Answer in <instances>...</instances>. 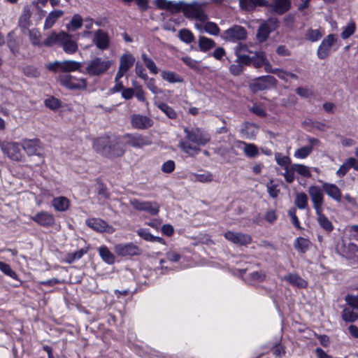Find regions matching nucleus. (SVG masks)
<instances>
[{
  "label": "nucleus",
  "instance_id": "nucleus-1",
  "mask_svg": "<svg viewBox=\"0 0 358 358\" xmlns=\"http://www.w3.org/2000/svg\"><path fill=\"white\" fill-rule=\"evenodd\" d=\"M156 6L160 9L166 10L172 13L182 11L184 16L190 20L205 22L208 20L206 13V2L193 1L187 3L184 1L174 2L168 0H155Z\"/></svg>",
  "mask_w": 358,
  "mask_h": 358
},
{
  "label": "nucleus",
  "instance_id": "nucleus-2",
  "mask_svg": "<svg viewBox=\"0 0 358 358\" xmlns=\"http://www.w3.org/2000/svg\"><path fill=\"white\" fill-rule=\"evenodd\" d=\"M185 138L179 142V148L189 156H194L200 152L199 145H204L210 141V136L199 128L184 129Z\"/></svg>",
  "mask_w": 358,
  "mask_h": 358
},
{
  "label": "nucleus",
  "instance_id": "nucleus-3",
  "mask_svg": "<svg viewBox=\"0 0 358 358\" xmlns=\"http://www.w3.org/2000/svg\"><path fill=\"white\" fill-rule=\"evenodd\" d=\"M93 148L95 151L108 157H118L124 155L125 145L119 138L103 136L94 140Z\"/></svg>",
  "mask_w": 358,
  "mask_h": 358
},
{
  "label": "nucleus",
  "instance_id": "nucleus-4",
  "mask_svg": "<svg viewBox=\"0 0 358 358\" xmlns=\"http://www.w3.org/2000/svg\"><path fill=\"white\" fill-rule=\"evenodd\" d=\"M56 43L62 46L68 54H73L78 50L77 43L73 39V36L64 31L52 32L44 41L45 46H52Z\"/></svg>",
  "mask_w": 358,
  "mask_h": 358
},
{
  "label": "nucleus",
  "instance_id": "nucleus-5",
  "mask_svg": "<svg viewBox=\"0 0 358 358\" xmlns=\"http://www.w3.org/2000/svg\"><path fill=\"white\" fill-rule=\"evenodd\" d=\"M112 64L111 61L95 57L91 59L86 66V73L90 76H100L106 72Z\"/></svg>",
  "mask_w": 358,
  "mask_h": 358
},
{
  "label": "nucleus",
  "instance_id": "nucleus-6",
  "mask_svg": "<svg viewBox=\"0 0 358 358\" xmlns=\"http://www.w3.org/2000/svg\"><path fill=\"white\" fill-rule=\"evenodd\" d=\"M247 35L248 33L245 27L235 24L224 31L221 38L227 41L236 42L245 40Z\"/></svg>",
  "mask_w": 358,
  "mask_h": 358
},
{
  "label": "nucleus",
  "instance_id": "nucleus-7",
  "mask_svg": "<svg viewBox=\"0 0 358 358\" xmlns=\"http://www.w3.org/2000/svg\"><path fill=\"white\" fill-rule=\"evenodd\" d=\"M129 204L138 211H144L151 215H157L159 212V205L155 201H141L137 199H130Z\"/></svg>",
  "mask_w": 358,
  "mask_h": 358
},
{
  "label": "nucleus",
  "instance_id": "nucleus-8",
  "mask_svg": "<svg viewBox=\"0 0 358 358\" xmlns=\"http://www.w3.org/2000/svg\"><path fill=\"white\" fill-rule=\"evenodd\" d=\"M277 80L272 76H264L255 78L252 83L250 84L249 88L253 93L259 91H263L275 86Z\"/></svg>",
  "mask_w": 358,
  "mask_h": 358
},
{
  "label": "nucleus",
  "instance_id": "nucleus-9",
  "mask_svg": "<svg viewBox=\"0 0 358 358\" xmlns=\"http://www.w3.org/2000/svg\"><path fill=\"white\" fill-rule=\"evenodd\" d=\"M308 192L315 212L324 210V199L322 188L317 185H311L308 187Z\"/></svg>",
  "mask_w": 358,
  "mask_h": 358
},
{
  "label": "nucleus",
  "instance_id": "nucleus-10",
  "mask_svg": "<svg viewBox=\"0 0 358 358\" xmlns=\"http://www.w3.org/2000/svg\"><path fill=\"white\" fill-rule=\"evenodd\" d=\"M20 146L21 145L17 142H6L1 145V151L11 160L20 162L23 158Z\"/></svg>",
  "mask_w": 358,
  "mask_h": 358
},
{
  "label": "nucleus",
  "instance_id": "nucleus-11",
  "mask_svg": "<svg viewBox=\"0 0 358 358\" xmlns=\"http://www.w3.org/2000/svg\"><path fill=\"white\" fill-rule=\"evenodd\" d=\"M224 236L229 241L240 246H245L251 243L252 238L250 234L228 231Z\"/></svg>",
  "mask_w": 358,
  "mask_h": 358
},
{
  "label": "nucleus",
  "instance_id": "nucleus-12",
  "mask_svg": "<svg viewBox=\"0 0 358 358\" xmlns=\"http://www.w3.org/2000/svg\"><path fill=\"white\" fill-rule=\"evenodd\" d=\"M337 41L335 34H331L326 36L318 47L317 55L320 59H324L329 56L331 47Z\"/></svg>",
  "mask_w": 358,
  "mask_h": 358
},
{
  "label": "nucleus",
  "instance_id": "nucleus-13",
  "mask_svg": "<svg viewBox=\"0 0 358 358\" xmlns=\"http://www.w3.org/2000/svg\"><path fill=\"white\" fill-rule=\"evenodd\" d=\"M271 13L282 15L290 9V0H271V2L267 1V5L265 6Z\"/></svg>",
  "mask_w": 358,
  "mask_h": 358
},
{
  "label": "nucleus",
  "instance_id": "nucleus-14",
  "mask_svg": "<svg viewBox=\"0 0 358 358\" xmlns=\"http://www.w3.org/2000/svg\"><path fill=\"white\" fill-rule=\"evenodd\" d=\"M21 147L29 156H41L38 152L41 149V143L38 138L23 139L21 142Z\"/></svg>",
  "mask_w": 358,
  "mask_h": 358
},
{
  "label": "nucleus",
  "instance_id": "nucleus-15",
  "mask_svg": "<svg viewBox=\"0 0 358 358\" xmlns=\"http://www.w3.org/2000/svg\"><path fill=\"white\" fill-rule=\"evenodd\" d=\"M135 58L131 54H124L120 57L117 78L120 79L133 66Z\"/></svg>",
  "mask_w": 358,
  "mask_h": 358
},
{
  "label": "nucleus",
  "instance_id": "nucleus-16",
  "mask_svg": "<svg viewBox=\"0 0 358 358\" xmlns=\"http://www.w3.org/2000/svg\"><path fill=\"white\" fill-rule=\"evenodd\" d=\"M114 250L117 255L122 257L138 255L140 254L138 247L132 243L117 244L115 246Z\"/></svg>",
  "mask_w": 358,
  "mask_h": 358
},
{
  "label": "nucleus",
  "instance_id": "nucleus-17",
  "mask_svg": "<svg viewBox=\"0 0 358 358\" xmlns=\"http://www.w3.org/2000/svg\"><path fill=\"white\" fill-rule=\"evenodd\" d=\"M31 220L44 227H52L55 222L53 215L47 211L38 212L31 217Z\"/></svg>",
  "mask_w": 358,
  "mask_h": 358
},
{
  "label": "nucleus",
  "instance_id": "nucleus-18",
  "mask_svg": "<svg viewBox=\"0 0 358 358\" xmlns=\"http://www.w3.org/2000/svg\"><path fill=\"white\" fill-rule=\"evenodd\" d=\"M124 138L127 139V143L134 148H142L152 143L150 138L141 134H126Z\"/></svg>",
  "mask_w": 358,
  "mask_h": 358
},
{
  "label": "nucleus",
  "instance_id": "nucleus-19",
  "mask_svg": "<svg viewBox=\"0 0 358 358\" xmlns=\"http://www.w3.org/2000/svg\"><path fill=\"white\" fill-rule=\"evenodd\" d=\"M153 120L150 117L141 115H134L131 117V124L138 129H146L153 125Z\"/></svg>",
  "mask_w": 358,
  "mask_h": 358
},
{
  "label": "nucleus",
  "instance_id": "nucleus-20",
  "mask_svg": "<svg viewBox=\"0 0 358 358\" xmlns=\"http://www.w3.org/2000/svg\"><path fill=\"white\" fill-rule=\"evenodd\" d=\"M61 85L70 90L85 89L87 87V83L85 79H82L79 83L72 82V76L70 75H61L59 76Z\"/></svg>",
  "mask_w": 358,
  "mask_h": 358
},
{
  "label": "nucleus",
  "instance_id": "nucleus-21",
  "mask_svg": "<svg viewBox=\"0 0 358 358\" xmlns=\"http://www.w3.org/2000/svg\"><path fill=\"white\" fill-rule=\"evenodd\" d=\"M85 222L89 227L98 232L110 231L112 229L106 222L99 218H90Z\"/></svg>",
  "mask_w": 358,
  "mask_h": 358
},
{
  "label": "nucleus",
  "instance_id": "nucleus-22",
  "mask_svg": "<svg viewBox=\"0 0 358 358\" xmlns=\"http://www.w3.org/2000/svg\"><path fill=\"white\" fill-rule=\"evenodd\" d=\"M323 191L331 199L336 201H341L342 199V194L338 187L332 183L323 182L322 183Z\"/></svg>",
  "mask_w": 358,
  "mask_h": 358
},
{
  "label": "nucleus",
  "instance_id": "nucleus-23",
  "mask_svg": "<svg viewBox=\"0 0 358 358\" xmlns=\"http://www.w3.org/2000/svg\"><path fill=\"white\" fill-rule=\"evenodd\" d=\"M267 0H239L240 8L245 11H252L257 7H265Z\"/></svg>",
  "mask_w": 358,
  "mask_h": 358
},
{
  "label": "nucleus",
  "instance_id": "nucleus-24",
  "mask_svg": "<svg viewBox=\"0 0 358 358\" xmlns=\"http://www.w3.org/2000/svg\"><path fill=\"white\" fill-rule=\"evenodd\" d=\"M94 42L98 48L107 49L109 43L108 36L106 32L99 29L94 33Z\"/></svg>",
  "mask_w": 358,
  "mask_h": 358
},
{
  "label": "nucleus",
  "instance_id": "nucleus-25",
  "mask_svg": "<svg viewBox=\"0 0 358 358\" xmlns=\"http://www.w3.org/2000/svg\"><path fill=\"white\" fill-rule=\"evenodd\" d=\"M315 213L320 227L327 233L331 232L334 227L329 218L323 213V210L315 212Z\"/></svg>",
  "mask_w": 358,
  "mask_h": 358
},
{
  "label": "nucleus",
  "instance_id": "nucleus-26",
  "mask_svg": "<svg viewBox=\"0 0 358 358\" xmlns=\"http://www.w3.org/2000/svg\"><path fill=\"white\" fill-rule=\"evenodd\" d=\"M282 279L288 282L290 285L299 288H306L308 285L307 282L296 273H289L285 275Z\"/></svg>",
  "mask_w": 358,
  "mask_h": 358
},
{
  "label": "nucleus",
  "instance_id": "nucleus-27",
  "mask_svg": "<svg viewBox=\"0 0 358 358\" xmlns=\"http://www.w3.org/2000/svg\"><path fill=\"white\" fill-rule=\"evenodd\" d=\"M31 16V12L30 8L27 6H24L18 21V25L24 33L26 29H28V27L30 25Z\"/></svg>",
  "mask_w": 358,
  "mask_h": 358
},
{
  "label": "nucleus",
  "instance_id": "nucleus-28",
  "mask_svg": "<svg viewBox=\"0 0 358 358\" xmlns=\"http://www.w3.org/2000/svg\"><path fill=\"white\" fill-rule=\"evenodd\" d=\"M204 24H196L195 27L200 31L203 30L213 36H217L220 34V29L217 24L213 22H208V20L203 22Z\"/></svg>",
  "mask_w": 358,
  "mask_h": 358
},
{
  "label": "nucleus",
  "instance_id": "nucleus-29",
  "mask_svg": "<svg viewBox=\"0 0 358 358\" xmlns=\"http://www.w3.org/2000/svg\"><path fill=\"white\" fill-rule=\"evenodd\" d=\"M238 147L241 145H244L243 151L244 154L249 158H254L259 155L258 148L252 143H248L244 141H239L237 142Z\"/></svg>",
  "mask_w": 358,
  "mask_h": 358
},
{
  "label": "nucleus",
  "instance_id": "nucleus-30",
  "mask_svg": "<svg viewBox=\"0 0 358 358\" xmlns=\"http://www.w3.org/2000/svg\"><path fill=\"white\" fill-rule=\"evenodd\" d=\"M64 15L62 10H55L51 11L46 17L44 23V29H50L56 22V21Z\"/></svg>",
  "mask_w": 358,
  "mask_h": 358
},
{
  "label": "nucleus",
  "instance_id": "nucleus-31",
  "mask_svg": "<svg viewBox=\"0 0 358 358\" xmlns=\"http://www.w3.org/2000/svg\"><path fill=\"white\" fill-rule=\"evenodd\" d=\"M52 206L57 211L64 212L69 209L70 201L65 196H58L53 199Z\"/></svg>",
  "mask_w": 358,
  "mask_h": 358
},
{
  "label": "nucleus",
  "instance_id": "nucleus-32",
  "mask_svg": "<svg viewBox=\"0 0 358 358\" xmlns=\"http://www.w3.org/2000/svg\"><path fill=\"white\" fill-rule=\"evenodd\" d=\"M271 32V29H270V27L267 23L262 24L257 31L256 37L257 41L260 43L266 41Z\"/></svg>",
  "mask_w": 358,
  "mask_h": 358
},
{
  "label": "nucleus",
  "instance_id": "nucleus-33",
  "mask_svg": "<svg viewBox=\"0 0 358 358\" xmlns=\"http://www.w3.org/2000/svg\"><path fill=\"white\" fill-rule=\"evenodd\" d=\"M89 251V248H83L80 250L73 252H69L66 255L65 257V262L68 264H72L76 260L81 259L84 255L87 254Z\"/></svg>",
  "mask_w": 358,
  "mask_h": 358
},
{
  "label": "nucleus",
  "instance_id": "nucleus-34",
  "mask_svg": "<svg viewBox=\"0 0 358 358\" xmlns=\"http://www.w3.org/2000/svg\"><path fill=\"white\" fill-rule=\"evenodd\" d=\"M199 50L202 52H207L215 46L214 40L206 36H199L198 40Z\"/></svg>",
  "mask_w": 358,
  "mask_h": 358
},
{
  "label": "nucleus",
  "instance_id": "nucleus-35",
  "mask_svg": "<svg viewBox=\"0 0 358 358\" xmlns=\"http://www.w3.org/2000/svg\"><path fill=\"white\" fill-rule=\"evenodd\" d=\"M251 56V64L256 69L262 67L266 60V54L262 51L255 52Z\"/></svg>",
  "mask_w": 358,
  "mask_h": 358
},
{
  "label": "nucleus",
  "instance_id": "nucleus-36",
  "mask_svg": "<svg viewBox=\"0 0 358 358\" xmlns=\"http://www.w3.org/2000/svg\"><path fill=\"white\" fill-rule=\"evenodd\" d=\"M310 245V241L303 237H298L294 242V248L301 253H305Z\"/></svg>",
  "mask_w": 358,
  "mask_h": 358
},
{
  "label": "nucleus",
  "instance_id": "nucleus-37",
  "mask_svg": "<svg viewBox=\"0 0 358 358\" xmlns=\"http://www.w3.org/2000/svg\"><path fill=\"white\" fill-rule=\"evenodd\" d=\"M161 76L163 80L170 83H182L183 79L181 76L177 74L175 72L170 71H163L161 73Z\"/></svg>",
  "mask_w": 358,
  "mask_h": 358
},
{
  "label": "nucleus",
  "instance_id": "nucleus-38",
  "mask_svg": "<svg viewBox=\"0 0 358 358\" xmlns=\"http://www.w3.org/2000/svg\"><path fill=\"white\" fill-rule=\"evenodd\" d=\"M81 67L80 62L73 60H66L61 62V71L63 72H71L79 70Z\"/></svg>",
  "mask_w": 358,
  "mask_h": 358
},
{
  "label": "nucleus",
  "instance_id": "nucleus-39",
  "mask_svg": "<svg viewBox=\"0 0 358 358\" xmlns=\"http://www.w3.org/2000/svg\"><path fill=\"white\" fill-rule=\"evenodd\" d=\"M98 250L99 255L103 261L109 264H112L115 262L114 255L108 250L106 246H101Z\"/></svg>",
  "mask_w": 358,
  "mask_h": 358
},
{
  "label": "nucleus",
  "instance_id": "nucleus-40",
  "mask_svg": "<svg viewBox=\"0 0 358 358\" xmlns=\"http://www.w3.org/2000/svg\"><path fill=\"white\" fill-rule=\"evenodd\" d=\"M355 158L354 157H350L348 159H346L337 171V176L339 178L343 177L348 173L350 169L352 168V165H353V163H355Z\"/></svg>",
  "mask_w": 358,
  "mask_h": 358
},
{
  "label": "nucleus",
  "instance_id": "nucleus-41",
  "mask_svg": "<svg viewBox=\"0 0 358 358\" xmlns=\"http://www.w3.org/2000/svg\"><path fill=\"white\" fill-rule=\"evenodd\" d=\"M28 35L30 42L33 45L41 46V32L37 29H28Z\"/></svg>",
  "mask_w": 358,
  "mask_h": 358
},
{
  "label": "nucleus",
  "instance_id": "nucleus-42",
  "mask_svg": "<svg viewBox=\"0 0 358 358\" xmlns=\"http://www.w3.org/2000/svg\"><path fill=\"white\" fill-rule=\"evenodd\" d=\"M308 196L305 193H298L294 200V204L299 209H306L308 206Z\"/></svg>",
  "mask_w": 358,
  "mask_h": 358
},
{
  "label": "nucleus",
  "instance_id": "nucleus-43",
  "mask_svg": "<svg viewBox=\"0 0 358 358\" xmlns=\"http://www.w3.org/2000/svg\"><path fill=\"white\" fill-rule=\"evenodd\" d=\"M323 36V34L319 29H313L312 28L308 29L305 38L306 39L311 41L316 42L319 41Z\"/></svg>",
  "mask_w": 358,
  "mask_h": 358
},
{
  "label": "nucleus",
  "instance_id": "nucleus-44",
  "mask_svg": "<svg viewBox=\"0 0 358 358\" xmlns=\"http://www.w3.org/2000/svg\"><path fill=\"white\" fill-rule=\"evenodd\" d=\"M83 22V20L82 17L78 14H76L72 17L70 23L66 27L69 30L76 31L82 27Z\"/></svg>",
  "mask_w": 358,
  "mask_h": 358
},
{
  "label": "nucleus",
  "instance_id": "nucleus-45",
  "mask_svg": "<svg viewBox=\"0 0 358 358\" xmlns=\"http://www.w3.org/2000/svg\"><path fill=\"white\" fill-rule=\"evenodd\" d=\"M342 318L347 322H352L358 319V313L350 308H345L342 312Z\"/></svg>",
  "mask_w": 358,
  "mask_h": 358
},
{
  "label": "nucleus",
  "instance_id": "nucleus-46",
  "mask_svg": "<svg viewBox=\"0 0 358 358\" xmlns=\"http://www.w3.org/2000/svg\"><path fill=\"white\" fill-rule=\"evenodd\" d=\"M141 57L148 70L153 74H157L159 71L154 61L145 53L142 54Z\"/></svg>",
  "mask_w": 358,
  "mask_h": 358
},
{
  "label": "nucleus",
  "instance_id": "nucleus-47",
  "mask_svg": "<svg viewBox=\"0 0 358 358\" xmlns=\"http://www.w3.org/2000/svg\"><path fill=\"white\" fill-rule=\"evenodd\" d=\"M356 30V24L355 22H350L348 24L346 27L343 28V31L341 32V38L343 39H347L350 36H351Z\"/></svg>",
  "mask_w": 358,
  "mask_h": 358
},
{
  "label": "nucleus",
  "instance_id": "nucleus-48",
  "mask_svg": "<svg viewBox=\"0 0 358 358\" xmlns=\"http://www.w3.org/2000/svg\"><path fill=\"white\" fill-rule=\"evenodd\" d=\"M178 36L182 41L186 43H190L194 39L193 34L189 30L185 29L179 31Z\"/></svg>",
  "mask_w": 358,
  "mask_h": 358
},
{
  "label": "nucleus",
  "instance_id": "nucleus-49",
  "mask_svg": "<svg viewBox=\"0 0 358 358\" xmlns=\"http://www.w3.org/2000/svg\"><path fill=\"white\" fill-rule=\"evenodd\" d=\"M312 152V146H303L294 152V157L298 159H305Z\"/></svg>",
  "mask_w": 358,
  "mask_h": 358
},
{
  "label": "nucleus",
  "instance_id": "nucleus-50",
  "mask_svg": "<svg viewBox=\"0 0 358 358\" xmlns=\"http://www.w3.org/2000/svg\"><path fill=\"white\" fill-rule=\"evenodd\" d=\"M193 176L194 181H199L201 182H210L213 180V174L209 172L203 173H194Z\"/></svg>",
  "mask_w": 358,
  "mask_h": 358
},
{
  "label": "nucleus",
  "instance_id": "nucleus-51",
  "mask_svg": "<svg viewBox=\"0 0 358 358\" xmlns=\"http://www.w3.org/2000/svg\"><path fill=\"white\" fill-rule=\"evenodd\" d=\"M0 270L6 275L17 279V275L16 273L10 268V265L0 261Z\"/></svg>",
  "mask_w": 358,
  "mask_h": 358
},
{
  "label": "nucleus",
  "instance_id": "nucleus-52",
  "mask_svg": "<svg viewBox=\"0 0 358 358\" xmlns=\"http://www.w3.org/2000/svg\"><path fill=\"white\" fill-rule=\"evenodd\" d=\"M7 45L13 54H17L19 51V47L16 39L13 37V32H10L8 34Z\"/></svg>",
  "mask_w": 358,
  "mask_h": 358
},
{
  "label": "nucleus",
  "instance_id": "nucleus-53",
  "mask_svg": "<svg viewBox=\"0 0 358 358\" xmlns=\"http://www.w3.org/2000/svg\"><path fill=\"white\" fill-rule=\"evenodd\" d=\"M294 169H295L296 172L298 173L299 175L309 178L311 176L310 171L309 170V168L303 164H294Z\"/></svg>",
  "mask_w": 358,
  "mask_h": 358
},
{
  "label": "nucleus",
  "instance_id": "nucleus-54",
  "mask_svg": "<svg viewBox=\"0 0 358 358\" xmlns=\"http://www.w3.org/2000/svg\"><path fill=\"white\" fill-rule=\"evenodd\" d=\"M275 159L277 164L284 168H287L289 166L291 163L290 159L289 157L282 156L281 153L277 152L275 155Z\"/></svg>",
  "mask_w": 358,
  "mask_h": 358
},
{
  "label": "nucleus",
  "instance_id": "nucleus-55",
  "mask_svg": "<svg viewBox=\"0 0 358 358\" xmlns=\"http://www.w3.org/2000/svg\"><path fill=\"white\" fill-rule=\"evenodd\" d=\"M159 108L163 111L169 118L175 119L176 117V113L174 110L164 103L158 105Z\"/></svg>",
  "mask_w": 358,
  "mask_h": 358
},
{
  "label": "nucleus",
  "instance_id": "nucleus-56",
  "mask_svg": "<svg viewBox=\"0 0 358 358\" xmlns=\"http://www.w3.org/2000/svg\"><path fill=\"white\" fill-rule=\"evenodd\" d=\"M285 173L283 174L285 179L287 182L292 183L294 180V172H296L294 169V164L291 166H288L285 168Z\"/></svg>",
  "mask_w": 358,
  "mask_h": 358
},
{
  "label": "nucleus",
  "instance_id": "nucleus-57",
  "mask_svg": "<svg viewBox=\"0 0 358 358\" xmlns=\"http://www.w3.org/2000/svg\"><path fill=\"white\" fill-rule=\"evenodd\" d=\"M234 53L250 55V54H252L253 52L250 50L246 45L238 43L234 48Z\"/></svg>",
  "mask_w": 358,
  "mask_h": 358
},
{
  "label": "nucleus",
  "instance_id": "nucleus-58",
  "mask_svg": "<svg viewBox=\"0 0 358 358\" xmlns=\"http://www.w3.org/2000/svg\"><path fill=\"white\" fill-rule=\"evenodd\" d=\"M236 56V63L243 65L249 66L251 64V56L245 55L241 54H235Z\"/></svg>",
  "mask_w": 358,
  "mask_h": 358
},
{
  "label": "nucleus",
  "instance_id": "nucleus-59",
  "mask_svg": "<svg viewBox=\"0 0 358 358\" xmlns=\"http://www.w3.org/2000/svg\"><path fill=\"white\" fill-rule=\"evenodd\" d=\"M266 187L267 192L271 197L276 198L278 196L280 190L277 188V185L273 184L272 180L267 184Z\"/></svg>",
  "mask_w": 358,
  "mask_h": 358
},
{
  "label": "nucleus",
  "instance_id": "nucleus-60",
  "mask_svg": "<svg viewBox=\"0 0 358 358\" xmlns=\"http://www.w3.org/2000/svg\"><path fill=\"white\" fill-rule=\"evenodd\" d=\"M45 106L50 109L55 110L60 107V101L54 97H50L45 101Z\"/></svg>",
  "mask_w": 358,
  "mask_h": 358
},
{
  "label": "nucleus",
  "instance_id": "nucleus-61",
  "mask_svg": "<svg viewBox=\"0 0 358 358\" xmlns=\"http://www.w3.org/2000/svg\"><path fill=\"white\" fill-rule=\"evenodd\" d=\"M145 81V85L147 87L155 94H157L161 92V90L157 87L155 85V80L154 78H147Z\"/></svg>",
  "mask_w": 358,
  "mask_h": 358
},
{
  "label": "nucleus",
  "instance_id": "nucleus-62",
  "mask_svg": "<svg viewBox=\"0 0 358 358\" xmlns=\"http://www.w3.org/2000/svg\"><path fill=\"white\" fill-rule=\"evenodd\" d=\"M175 169V162L173 160H168L162 166V171L166 173H170Z\"/></svg>",
  "mask_w": 358,
  "mask_h": 358
},
{
  "label": "nucleus",
  "instance_id": "nucleus-63",
  "mask_svg": "<svg viewBox=\"0 0 358 358\" xmlns=\"http://www.w3.org/2000/svg\"><path fill=\"white\" fill-rule=\"evenodd\" d=\"M137 234L147 241H152V238H154V236L151 234L148 229H139L136 231Z\"/></svg>",
  "mask_w": 358,
  "mask_h": 358
},
{
  "label": "nucleus",
  "instance_id": "nucleus-64",
  "mask_svg": "<svg viewBox=\"0 0 358 358\" xmlns=\"http://www.w3.org/2000/svg\"><path fill=\"white\" fill-rule=\"evenodd\" d=\"M345 300L349 306L358 310V296L347 295Z\"/></svg>",
  "mask_w": 358,
  "mask_h": 358
}]
</instances>
